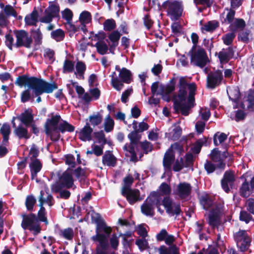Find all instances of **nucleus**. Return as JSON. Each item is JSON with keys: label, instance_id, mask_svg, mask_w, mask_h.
<instances>
[{"label": "nucleus", "instance_id": "412c9836", "mask_svg": "<svg viewBox=\"0 0 254 254\" xmlns=\"http://www.w3.org/2000/svg\"><path fill=\"white\" fill-rule=\"evenodd\" d=\"M191 190V187L190 184L181 183L177 186L176 193L181 197L185 198L190 194Z\"/></svg>", "mask_w": 254, "mask_h": 254}, {"label": "nucleus", "instance_id": "ddd939ff", "mask_svg": "<svg viewBox=\"0 0 254 254\" xmlns=\"http://www.w3.org/2000/svg\"><path fill=\"white\" fill-rule=\"evenodd\" d=\"M122 193L126 197L130 204H133L141 199L139 197V191L137 190H131L129 187H124L122 190Z\"/></svg>", "mask_w": 254, "mask_h": 254}, {"label": "nucleus", "instance_id": "c85d7f7f", "mask_svg": "<svg viewBox=\"0 0 254 254\" xmlns=\"http://www.w3.org/2000/svg\"><path fill=\"white\" fill-rule=\"evenodd\" d=\"M175 159L173 152L171 150H168L165 154L163 159V165L167 169H170L171 165Z\"/></svg>", "mask_w": 254, "mask_h": 254}, {"label": "nucleus", "instance_id": "49530a36", "mask_svg": "<svg viewBox=\"0 0 254 254\" xmlns=\"http://www.w3.org/2000/svg\"><path fill=\"white\" fill-rule=\"evenodd\" d=\"M235 13V12L234 10L227 9L222 14L224 18V22L231 23L234 19Z\"/></svg>", "mask_w": 254, "mask_h": 254}, {"label": "nucleus", "instance_id": "774afa93", "mask_svg": "<svg viewBox=\"0 0 254 254\" xmlns=\"http://www.w3.org/2000/svg\"><path fill=\"white\" fill-rule=\"evenodd\" d=\"M247 209L250 212L254 214V199L249 198L246 202Z\"/></svg>", "mask_w": 254, "mask_h": 254}, {"label": "nucleus", "instance_id": "c03bdc74", "mask_svg": "<svg viewBox=\"0 0 254 254\" xmlns=\"http://www.w3.org/2000/svg\"><path fill=\"white\" fill-rule=\"evenodd\" d=\"M253 188L249 187V184L247 182H244L241 188L240 192L242 196L247 197H248L252 193V189Z\"/></svg>", "mask_w": 254, "mask_h": 254}, {"label": "nucleus", "instance_id": "7ed1b4c3", "mask_svg": "<svg viewBox=\"0 0 254 254\" xmlns=\"http://www.w3.org/2000/svg\"><path fill=\"white\" fill-rule=\"evenodd\" d=\"M160 197L158 192L154 191L150 193L145 201L141 206V211L142 213L147 216H153L154 214V206L156 205L158 210L162 214L163 210L160 208Z\"/></svg>", "mask_w": 254, "mask_h": 254}, {"label": "nucleus", "instance_id": "5701e85b", "mask_svg": "<svg viewBox=\"0 0 254 254\" xmlns=\"http://www.w3.org/2000/svg\"><path fill=\"white\" fill-rule=\"evenodd\" d=\"M234 180V174L232 172H226L224 178L221 181L222 187L225 191L228 192L229 190V186H231Z\"/></svg>", "mask_w": 254, "mask_h": 254}, {"label": "nucleus", "instance_id": "8fccbe9b", "mask_svg": "<svg viewBox=\"0 0 254 254\" xmlns=\"http://www.w3.org/2000/svg\"><path fill=\"white\" fill-rule=\"evenodd\" d=\"M103 25L104 29L105 31H111L114 29L116 27L115 21L112 19L105 20Z\"/></svg>", "mask_w": 254, "mask_h": 254}, {"label": "nucleus", "instance_id": "3c124183", "mask_svg": "<svg viewBox=\"0 0 254 254\" xmlns=\"http://www.w3.org/2000/svg\"><path fill=\"white\" fill-rule=\"evenodd\" d=\"M159 192L162 195H169L171 192V188L169 185L166 183H163L159 188Z\"/></svg>", "mask_w": 254, "mask_h": 254}, {"label": "nucleus", "instance_id": "6ab92c4d", "mask_svg": "<svg viewBox=\"0 0 254 254\" xmlns=\"http://www.w3.org/2000/svg\"><path fill=\"white\" fill-rule=\"evenodd\" d=\"M22 221L21 222V227L26 230L29 228L35 222L38 221L37 216L35 214L31 213L29 214H24L22 215Z\"/></svg>", "mask_w": 254, "mask_h": 254}, {"label": "nucleus", "instance_id": "052dcab7", "mask_svg": "<svg viewBox=\"0 0 254 254\" xmlns=\"http://www.w3.org/2000/svg\"><path fill=\"white\" fill-rule=\"evenodd\" d=\"M5 45L8 48L12 51V47L14 46V44L13 43L14 39L12 36L10 34H7L5 35Z\"/></svg>", "mask_w": 254, "mask_h": 254}, {"label": "nucleus", "instance_id": "680f3d73", "mask_svg": "<svg viewBox=\"0 0 254 254\" xmlns=\"http://www.w3.org/2000/svg\"><path fill=\"white\" fill-rule=\"evenodd\" d=\"M240 219L246 223H248L252 219V216L247 211H242L240 214Z\"/></svg>", "mask_w": 254, "mask_h": 254}, {"label": "nucleus", "instance_id": "20e7f679", "mask_svg": "<svg viewBox=\"0 0 254 254\" xmlns=\"http://www.w3.org/2000/svg\"><path fill=\"white\" fill-rule=\"evenodd\" d=\"M116 69L119 71V77L122 81L119 80L117 77L115 76L116 73L114 72L112 75L111 84L113 87L118 91H120L124 86L123 82L129 83L131 80V73L130 71L126 68L120 69L119 66H116Z\"/></svg>", "mask_w": 254, "mask_h": 254}, {"label": "nucleus", "instance_id": "6e6552de", "mask_svg": "<svg viewBox=\"0 0 254 254\" xmlns=\"http://www.w3.org/2000/svg\"><path fill=\"white\" fill-rule=\"evenodd\" d=\"M164 6L167 9L168 15L172 20H177L181 16L183 8L180 2L168 0L164 3Z\"/></svg>", "mask_w": 254, "mask_h": 254}, {"label": "nucleus", "instance_id": "69168bd1", "mask_svg": "<svg viewBox=\"0 0 254 254\" xmlns=\"http://www.w3.org/2000/svg\"><path fill=\"white\" fill-rule=\"evenodd\" d=\"M33 37L36 44L40 45L41 44L42 36L39 29L34 32Z\"/></svg>", "mask_w": 254, "mask_h": 254}, {"label": "nucleus", "instance_id": "c9c22d12", "mask_svg": "<svg viewBox=\"0 0 254 254\" xmlns=\"http://www.w3.org/2000/svg\"><path fill=\"white\" fill-rule=\"evenodd\" d=\"M219 26V23L216 21H211L205 23L201 28L202 32H212Z\"/></svg>", "mask_w": 254, "mask_h": 254}, {"label": "nucleus", "instance_id": "bb28decb", "mask_svg": "<svg viewBox=\"0 0 254 254\" xmlns=\"http://www.w3.org/2000/svg\"><path fill=\"white\" fill-rule=\"evenodd\" d=\"M234 51L232 48L229 47L225 50H223L219 53V58L221 63H227L233 56Z\"/></svg>", "mask_w": 254, "mask_h": 254}, {"label": "nucleus", "instance_id": "f8f14e48", "mask_svg": "<svg viewBox=\"0 0 254 254\" xmlns=\"http://www.w3.org/2000/svg\"><path fill=\"white\" fill-rule=\"evenodd\" d=\"M162 204L166 209V212L172 215H178L181 211L180 206L179 204L174 202L169 196L165 197Z\"/></svg>", "mask_w": 254, "mask_h": 254}, {"label": "nucleus", "instance_id": "4468645a", "mask_svg": "<svg viewBox=\"0 0 254 254\" xmlns=\"http://www.w3.org/2000/svg\"><path fill=\"white\" fill-rule=\"evenodd\" d=\"M221 207L216 206L209 214L208 223L213 228L217 227L220 224Z\"/></svg>", "mask_w": 254, "mask_h": 254}, {"label": "nucleus", "instance_id": "603ef678", "mask_svg": "<svg viewBox=\"0 0 254 254\" xmlns=\"http://www.w3.org/2000/svg\"><path fill=\"white\" fill-rule=\"evenodd\" d=\"M114 122L113 120L110 117V116H107L105 120L104 127L105 130L107 132L110 131L114 127Z\"/></svg>", "mask_w": 254, "mask_h": 254}, {"label": "nucleus", "instance_id": "a211bd4d", "mask_svg": "<svg viewBox=\"0 0 254 254\" xmlns=\"http://www.w3.org/2000/svg\"><path fill=\"white\" fill-rule=\"evenodd\" d=\"M18 119L26 127L30 126L34 122V117L32 114V110L30 109L25 110L19 116L17 117Z\"/></svg>", "mask_w": 254, "mask_h": 254}, {"label": "nucleus", "instance_id": "6e6d98bb", "mask_svg": "<svg viewBox=\"0 0 254 254\" xmlns=\"http://www.w3.org/2000/svg\"><path fill=\"white\" fill-rule=\"evenodd\" d=\"M74 64L73 63L69 60H66L64 62L63 69L64 72H71L74 70Z\"/></svg>", "mask_w": 254, "mask_h": 254}, {"label": "nucleus", "instance_id": "393cba45", "mask_svg": "<svg viewBox=\"0 0 254 254\" xmlns=\"http://www.w3.org/2000/svg\"><path fill=\"white\" fill-rule=\"evenodd\" d=\"M92 129L88 124L82 128L78 133L79 137L83 141H89L91 140V133Z\"/></svg>", "mask_w": 254, "mask_h": 254}, {"label": "nucleus", "instance_id": "f3484780", "mask_svg": "<svg viewBox=\"0 0 254 254\" xmlns=\"http://www.w3.org/2000/svg\"><path fill=\"white\" fill-rule=\"evenodd\" d=\"M227 153H221L217 149H214L210 154V158L214 162H218L217 166L220 168H224L225 164L223 163L224 160L227 157Z\"/></svg>", "mask_w": 254, "mask_h": 254}, {"label": "nucleus", "instance_id": "58836bf2", "mask_svg": "<svg viewBox=\"0 0 254 254\" xmlns=\"http://www.w3.org/2000/svg\"><path fill=\"white\" fill-rule=\"evenodd\" d=\"M92 239L94 241H99L102 248H105L107 246V238L104 234L97 233Z\"/></svg>", "mask_w": 254, "mask_h": 254}, {"label": "nucleus", "instance_id": "473e14b6", "mask_svg": "<svg viewBox=\"0 0 254 254\" xmlns=\"http://www.w3.org/2000/svg\"><path fill=\"white\" fill-rule=\"evenodd\" d=\"M92 20V15L91 13L87 11L82 12L79 17V21L81 24L83 26L90 23Z\"/></svg>", "mask_w": 254, "mask_h": 254}, {"label": "nucleus", "instance_id": "a878e982", "mask_svg": "<svg viewBox=\"0 0 254 254\" xmlns=\"http://www.w3.org/2000/svg\"><path fill=\"white\" fill-rule=\"evenodd\" d=\"M0 8L2 9V12L4 15L6 16L8 18L10 16L16 17L17 13L12 6L10 4L5 5L3 3H0Z\"/></svg>", "mask_w": 254, "mask_h": 254}, {"label": "nucleus", "instance_id": "423d86ee", "mask_svg": "<svg viewBox=\"0 0 254 254\" xmlns=\"http://www.w3.org/2000/svg\"><path fill=\"white\" fill-rule=\"evenodd\" d=\"M13 34L15 36L16 41L14 47L16 48L24 47L30 49L33 43V39L28 32L24 30H14Z\"/></svg>", "mask_w": 254, "mask_h": 254}, {"label": "nucleus", "instance_id": "37998d69", "mask_svg": "<svg viewBox=\"0 0 254 254\" xmlns=\"http://www.w3.org/2000/svg\"><path fill=\"white\" fill-rule=\"evenodd\" d=\"M229 98L234 102H237L240 98V94L239 90L236 88L230 89L227 91Z\"/></svg>", "mask_w": 254, "mask_h": 254}, {"label": "nucleus", "instance_id": "39448f33", "mask_svg": "<svg viewBox=\"0 0 254 254\" xmlns=\"http://www.w3.org/2000/svg\"><path fill=\"white\" fill-rule=\"evenodd\" d=\"M62 120L58 113L52 112L49 115V136L53 141L58 140L60 137L58 127Z\"/></svg>", "mask_w": 254, "mask_h": 254}, {"label": "nucleus", "instance_id": "ea45409f", "mask_svg": "<svg viewBox=\"0 0 254 254\" xmlns=\"http://www.w3.org/2000/svg\"><path fill=\"white\" fill-rule=\"evenodd\" d=\"M246 26L245 21L242 19H236L230 25L231 29L235 31L237 29H243Z\"/></svg>", "mask_w": 254, "mask_h": 254}, {"label": "nucleus", "instance_id": "2f4dec72", "mask_svg": "<svg viewBox=\"0 0 254 254\" xmlns=\"http://www.w3.org/2000/svg\"><path fill=\"white\" fill-rule=\"evenodd\" d=\"M121 35L120 33L117 30L113 31L108 35L109 39L112 43L110 45L111 49L115 48L118 45Z\"/></svg>", "mask_w": 254, "mask_h": 254}, {"label": "nucleus", "instance_id": "4c0bfd02", "mask_svg": "<svg viewBox=\"0 0 254 254\" xmlns=\"http://www.w3.org/2000/svg\"><path fill=\"white\" fill-rule=\"evenodd\" d=\"M74 129V127L66 121L62 120L59 125L58 130L59 132L60 131L62 132H64L65 131L71 132Z\"/></svg>", "mask_w": 254, "mask_h": 254}, {"label": "nucleus", "instance_id": "a18cd8bd", "mask_svg": "<svg viewBox=\"0 0 254 254\" xmlns=\"http://www.w3.org/2000/svg\"><path fill=\"white\" fill-rule=\"evenodd\" d=\"M60 235L66 240H71L74 236V232L72 228H67L61 230Z\"/></svg>", "mask_w": 254, "mask_h": 254}, {"label": "nucleus", "instance_id": "4be33fe9", "mask_svg": "<svg viewBox=\"0 0 254 254\" xmlns=\"http://www.w3.org/2000/svg\"><path fill=\"white\" fill-rule=\"evenodd\" d=\"M72 174V170L68 169L63 174L60 178L61 182L67 188H71L73 185Z\"/></svg>", "mask_w": 254, "mask_h": 254}, {"label": "nucleus", "instance_id": "13d9d810", "mask_svg": "<svg viewBox=\"0 0 254 254\" xmlns=\"http://www.w3.org/2000/svg\"><path fill=\"white\" fill-rule=\"evenodd\" d=\"M39 154V151L38 148L36 146L35 144H33L30 148L29 152V155H31V160L34 159H37L36 158L38 156Z\"/></svg>", "mask_w": 254, "mask_h": 254}, {"label": "nucleus", "instance_id": "5fc2aeb1", "mask_svg": "<svg viewBox=\"0 0 254 254\" xmlns=\"http://www.w3.org/2000/svg\"><path fill=\"white\" fill-rule=\"evenodd\" d=\"M135 244L141 251L145 250L148 247V242L145 238H142L141 239L136 240Z\"/></svg>", "mask_w": 254, "mask_h": 254}, {"label": "nucleus", "instance_id": "7c9ffc66", "mask_svg": "<svg viewBox=\"0 0 254 254\" xmlns=\"http://www.w3.org/2000/svg\"><path fill=\"white\" fill-rule=\"evenodd\" d=\"M103 163L108 166H114L116 164V158L110 152L106 153L103 156Z\"/></svg>", "mask_w": 254, "mask_h": 254}, {"label": "nucleus", "instance_id": "de8ad7c7", "mask_svg": "<svg viewBox=\"0 0 254 254\" xmlns=\"http://www.w3.org/2000/svg\"><path fill=\"white\" fill-rule=\"evenodd\" d=\"M95 47L97 48L98 52L101 55L105 54L108 50V46L105 42L103 41L98 42L96 44Z\"/></svg>", "mask_w": 254, "mask_h": 254}, {"label": "nucleus", "instance_id": "338daca9", "mask_svg": "<svg viewBox=\"0 0 254 254\" xmlns=\"http://www.w3.org/2000/svg\"><path fill=\"white\" fill-rule=\"evenodd\" d=\"M199 114L201 118L205 121H207L210 116L209 110L206 108H201L200 110Z\"/></svg>", "mask_w": 254, "mask_h": 254}, {"label": "nucleus", "instance_id": "f03ea898", "mask_svg": "<svg viewBox=\"0 0 254 254\" xmlns=\"http://www.w3.org/2000/svg\"><path fill=\"white\" fill-rule=\"evenodd\" d=\"M178 94L174 95L173 100L175 108L181 110L182 114L188 115L189 110L193 106L196 85L194 83L188 84L184 77H180Z\"/></svg>", "mask_w": 254, "mask_h": 254}, {"label": "nucleus", "instance_id": "b1692460", "mask_svg": "<svg viewBox=\"0 0 254 254\" xmlns=\"http://www.w3.org/2000/svg\"><path fill=\"white\" fill-rule=\"evenodd\" d=\"M39 14L35 7L32 12L27 15L24 18L25 24L27 25H36L38 22Z\"/></svg>", "mask_w": 254, "mask_h": 254}, {"label": "nucleus", "instance_id": "72a5a7b5", "mask_svg": "<svg viewBox=\"0 0 254 254\" xmlns=\"http://www.w3.org/2000/svg\"><path fill=\"white\" fill-rule=\"evenodd\" d=\"M74 74L80 78H84V73L86 70V65L84 63L78 61L75 65Z\"/></svg>", "mask_w": 254, "mask_h": 254}, {"label": "nucleus", "instance_id": "9b49d317", "mask_svg": "<svg viewBox=\"0 0 254 254\" xmlns=\"http://www.w3.org/2000/svg\"><path fill=\"white\" fill-rule=\"evenodd\" d=\"M208 61L206 54L202 48H198L191 54V63L194 65L202 67L205 65Z\"/></svg>", "mask_w": 254, "mask_h": 254}, {"label": "nucleus", "instance_id": "dca6fc26", "mask_svg": "<svg viewBox=\"0 0 254 254\" xmlns=\"http://www.w3.org/2000/svg\"><path fill=\"white\" fill-rule=\"evenodd\" d=\"M175 89V84L173 82L170 83L166 86L160 85L159 91H158L157 94H160L162 96V98L167 101L169 102L171 100V97L169 94L174 91Z\"/></svg>", "mask_w": 254, "mask_h": 254}, {"label": "nucleus", "instance_id": "f704fd0d", "mask_svg": "<svg viewBox=\"0 0 254 254\" xmlns=\"http://www.w3.org/2000/svg\"><path fill=\"white\" fill-rule=\"evenodd\" d=\"M37 200L32 194L28 195L25 199V205L27 211H32L34 206L36 203Z\"/></svg>", "mask_w": 254, "mask_h": 254}, {"label": "nucleus", "instance_id": "4d7b16f0", "mask_svg": "<svg viewBox=\"0 0 254 254\" xmlns=\"http://www.w3.org/2000/svg\"><path fill=\"white\" fill-rule=\"evenodd\" d=\"M94 137L97 140L99 143L104 145L106 143V140L105 137V135L103 131L96 132L94 133Z\"/></svg>", "mask_w": 254, "mask_h": 254}, {"label": "nucleus", "instance_id": "1a4fd4ad", "mask_svg": "<svg viewBox=\"0 0 254 254\" xmlns=\"http://www.w3.org/2000/svg\"><path fill=\"white\" fill-rule=\"evenodd\" d=\"M138 132L137 130L131 132L128 135L131 144L129 145H125L124 147V150L127 151L126 154V155L130 156V160L132 161H136V154L132 144H137L139 142L141 138V135L138 134Z\"/></svg>", "mask_w": 254, "mask_h": 254}, {"label": "nucleus", "instance_id": "9d476101", "mask_svg": "<svg viewBox=\"0 0 254 254\" xmlns=\"http://www.w3.org/2000/svg\"><path fill=\"white\" fill-rule=\"evenodd\" d=\"M234 237L237 241V246L240 248L241 251L244 252L249 248L251 240L245 230H240L236 232Z\"/></svg>", "mask_w": 254, "mask_h": 254}, {"label": "nucleus", "instance_id": "f257e3e1", "mask_svg": "<svg viewBox=\"0 0 254 254\" xmlns=\"http://www.w3.org/2000/svg\"><path fill=\"white\" fill-rule=\"evenodd\" d=\"M15 84L21 87H28L21 93V102L23 103L29 101L33 102L35 97L48 93V82L41 78L24 74L17 77Z\"/></svg>", "mask_w": 254, "mask_h": 254}, {"label": "nucleus", "instance_id": "e2e57ef3", "mask_svg": "<svg viewBox=\"0 0 254 254\" xmlns=\"http://www.w3.org/2000/svg\"><path fill=\"white\" fill-rule=\"evenodd\" d=\"M89 121L93 126H97L101 123L102 117L100 115L90 116L89 117Z\"/></svg>", "mask_w": 254, "mask_h": 254}, {"label": "nucleus", "instance_id": "a19ab883", "mask_svg": "<svg viewBox=\"0 0 254 254\" xmlns=\"http://www.w3.org/2000/svg\"><path fill=\"white\" fill-rule=\"evenodd\" d=\"M200 202L203 208L206 210L208 209L212 205V200L207 195L201 196Z\"/></svg>", "mask_w": 254, "mask_h": 254}, {"label": "nucleus", "instance_id": "0e129e2a", "mask_svg": "<svg viewBox=\"0 0 254 254\" xmlns=\"http://www.w3.org/2000/svg\"><path fill=\"white\" fill-rule=\"evenodd\" d=\"M235 35L234 33H228L223 36L222 39L225 44L229 45L232 42Z\"/></svg>", "mask_w": 254, "mask_h": 254}, {"label": "nucleus", "instance_id": "0eeeda50", "mask_svg": "<svg viewBox=\"0 0 254 254\" xmlns=\"http://www.w3.org/2000/svg\"><path fill=\"white\" fill-rule=\"evenodd\" d=\"M38 198L39 202V206L40 207L37 216L38 221H40L47 223L46 209L43 206L45 203L48 202V188L46 184H45L44 190H41L40 194Z\"/></svg>", "mask_w": 254, "mask_h": 254}, {"label": "nucleus", "instance_id": "cd10ccee", "mask_svg": "<svg viewBox=\"0 0 254 254\" xmlns=\"http://www.w3.org/2000/svg\"><path fill=\"white\" fill-rule=\"evenodd\" d=\"M13 133L19 139L25 138L27 139L30 137V135L28 134L27 129L21 125H19L16 129H14Z\"/></svg>", "mask_w": 254, "mask_h": 254}, {"label": "nucleus", "instance_id": "09e8293b", "mask_svg": "<svg viewBox=\"0 0 254 254\" xmlns=\"http://www.w3.org/2000/svg\"><path fill=\"white\" fill-rule=\"evenodd\" d=\"M52 38L57 41H60L63 40L64 37V32L61 29H58L51 32Z\"/></svg>", "mask_w": 254, "mask_h": 254}, {"label": "nucleus", "instance_id": "79ce46f5", "mask_svg": "<svg viewBox=\"0 0 254 254\" xmlns=\"http://www.w3.org/2000/svg\"><path fill=\"white\" fill-rule=\"evenodd\" d=\"M227 138V135L224 133L217 132L214 135L213 141L215 145H218L223 142Z\"/></svg>", "mask_w": 254, "mask_h": 254}, {"label": "nucleus", "instance_id": "2eb2a0df", "mask_svg": "<svg viewBox=\"0 0 254 254\" xmlns=\"http://www.w3.org/2000/svg\"><path fill=\"white\" fill-rule=\"evenodd\" d=\"M222 78V73L219 70L208 74L207 78V87L214 88L219 84Z\"/></svg>", "mask_w": 254, "mask_h": 254}, {"label": "nucleus", "instance_id": "864d4df0", "mask_svg": "<svg viewBox=\"0 0 254 254\" xmlns=\"http://www.w3.org/2000/svg\"><path fill=\"white\" fill-rule=\"evenodd\" d=\"M62 18L66 21V22H70L72 19L73 13L68 8H65L61 12Z\"/></svg>", "mask_w": 254, "mask_h": 254}, {"label": "nucleus", "instance_id": "c756f323", "mask_svg": "<svg viewBox=\"0 0 254 254\" xmlns=\"http://www.w3.org/2000/svg\"><path fill=\"white\" fill-rule=\"evenodd\" d=\"M11 132L10 127L8 123H3L0 128V133L3 137L2 143L8 142L9 136Z\"/></svg>", "mask_w": 254, "mask_h": 254}, {"label": "nucleus", "instance_id": "bf43d9fd", "mask_svg": "<svg viewBox=\"0 0 254 254\" xmlns=\"http://www.w3.org/2000/svg\"><path fill=\"white\" fill-rule=\"evenodd\" d=\"M172 136L171 137V139L173 140H177L180 137L182 133V129L180 127L177 126L173 130Z\"/></svg>", "mask_w": 254, "mask_h": 254}, {"label": "nucleus", "instance_id": "aec40b11", "mask_svg": "<svg viewBox=\"0 0 254 254\" xmlns=\"http://www.w3.org/2000/svg\"><path fill=\"white\" fill-rule=\"evenodd\" d=\"M60 5L57 1L49 2V23L53 18H60Z\"/></svg>", "mask_w": 254, "mask_h": 254}, {"label": "nucleus", "instance_id": "e433bc0d", "mask_svg": "<svg viewBox=\"0 0 254 254\" xmlns=\"http://www.w3.org/2000/svg\"><path fill=\"white\" fill-rule=\"evenodd\" d=\"M42 164L39 159H34L31 160V162L29 164V168L30 172L39 173L41 170Z\"/></svg>", "mask_w": 254, "mask_h": 254}]
</instances>
